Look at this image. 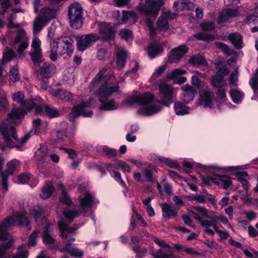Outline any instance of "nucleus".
<instances>
[{
  "instance_id": "f257e3e1",
  "label": "nucleus",
  "mask_w": 258,
  "mask_h": 258,
  "mask_svg": "<svg viewBox=\"0 0 258 258\" xmlns=\"http://www.w3.org/2000/svg\"><path fill=\"white\" fill-rule=\"evenodd\" d=\"M107 68L100 70L91 82L89 87L94 91L97 88L95 95L100 103L99 109L104 111H112L119 107L118 103L112 95L119 90L117 84L108 83V81L113 76V74H105Z\"/></svg>"
},
{
  "instance_id": "f03ea898",
  "label": "nucleus",
  "mask_w": 258,
  "mask_h": 258,
  "mask_svg": "<svg viewBox=\"0 0 258 258\" xmlns=\"http://www.w3.org/2000/svg\"><path fill=\"white\" fill-rule=\"evenodd\" d=\"M24 94L21 91H18L12 95L13 101L19 103L20 105L26 109L14 108L11 112L9 113L6 121L11 123H20L27 113V111L34 110L35 114H39L43 112L42 107L43 104V100L39 97H37L34 99L24 100Z\"/></svg>"
},
{
  "instance_id": "7ed1b4c3",
  "label": "nucleus",
  "mask_w": 258,
  "mask_h": 258,
  "mask_svg": "<svg viewBox=\"0 0 258 258\" xmlns=\"http://www.w3.org/2000/svg\"><path fill=\"white\" fill-rule=\"evenodd\" d=\"M154 98V95L151 93L141 94L138 92H134L123 101L122 104L127 107L141 106L137 113L140 116H149L159 112L162 108L160 104H150Z\"/></svg>"
},
{
  "instance_id": "20e7f679",
  "label": "nucleus",
  "mask_w": 258,
  "mask_h": 258,
  "mask_svg": "<svg viewBox=\"0 0 258 258\" xmlns=\"http://www.w3.org/2000/svg\"><path fill=\"white\" fill-rule=\"evenodd\" d=\"M88 187L87 183H83L79 185V191L84 194L83 197L81 198L80 200L81 210L77 211L69 209H66L63 210L62 215L67 222H72L74 218L81 215L85 216L89 208L92 207L96 204L98 203V201L88 191Z\"/></svg>"
},
{
  "instance_id": "39448f33",
  "label": "nucleus",
  "mask_w": 258,
  "mask_h": 258,
  "mask_svg": "<svg viewBox=\"0 0 258 258\" xmlns=\"http://www.w3.org/2000/svg\"><path fill=\"white\" fill-rule=\"evenodd\" d=\"M229 72L228 69L226 67H222L217 71L216 74L212 76L211 79L212 85L218 88L216 93L217 95L216 104L218 109H221L225 106L231 108L233 106L230 102H227L226 90L224 88V87L227 85L226 80L224 79V77Z\"/></svg>"
},
{
  "instance_id": "423d86ee",
  "label": "nucleus",
  "mask_w": 258,
  "mask_h": 258,
  "mask_svg": "<svg viewBox=\"0 0 258 258\" xmlns=\"http://www.w3.org/2000/svg\"><path fill=\"white\" fill-rule=\"evenodd\" d=\"M72 42V39L66 36L53 39L50 44V59L54 61L56 60L58 55L63 56L65 58L71 57L73 53Z\"/></svg>"
},
{
  "instance_id": "0eeeda50",
  "label": "nucleus",
  "mask_w": 258,
  "mask_h": 258,
  "mask_svg": "<svg viewBox=\"0 0 258 258\" xmlns=\"http://www.w3.org/2000/svg\"><path fill=\"white\" fill-rule=\"evenodd\" d=\"M0 133L3 137L6 145L9 148H15L20 150L30 137V133L26 134L19 140L16 130L11 125H7L4 121L0 126Z\"/></svg>"
},
{
  "instance_id": "6e6552de",
  "label": "nucleus",
  "mask_w": 258,
  "mask_h": 258,
  "mask_svg": "<svg viewBox=\"0 0 258 258\" xmlns=\"http://www.w3.org/2000/svg\"><path fill=\"white\" fill-rule=\"evenodd\" d=\"M30 222L25 214L15 212L12 216L6 218L0 223V241L13 239L8 232V230L16 225L28 226Z\"/></svg>"
},
{
  "instance_id": "1a4fd4ad",
  "label": "nucleus",
  "mask_w": 258,
  "mask_h": 258,
  "mask_svg": "<svg viewBox=\"0 0 258 258\" xmlns=\"http://www.w3.org/2000/svg\"><path fill=\"white\" fill-rule=\"evenodd\" d=\"M160 97L163 104L169 106L176 98L179 88L174 87L167 81L162 80L159 84Z\"/></svg>"
},
{
  "instance_id": "9d476101",
  "label": "nucleus",
  "mask_w": 258,
  "mask_h": 258,
  "mask_svg": "<svg viewBox=\"0 0 258 258\" xmlns=\"http://www.w3.org/2000/svg\"><path fill=\"white\" fill-rule=\"evenodd\" d=\"M56 16V11L48 8L42 9L36 18L33 23V31L38 33L46 25L48 22Z\"/></svg>"
},
{
  "instance_id": "9b49d317",
  "label": "nucleus",
  "mask_w": 258,
  "mask_h": 258,
  "mask_svg": "<svg viewBox=\"0 0 258 258\" xmlns=\"http://www.w3.org/2000/svg\"><path fill=\"white\" fill-rule=\"evenodd\" d=\"M193 209L195 210V211H191V216L193 218L195 214H199L203 218H207L209 219V220H207L208 222H212V223L216 224L218 221H220L224 224L227 225L228 228L233 230L227 218L224 216H216L214 212L209 211L202 206L194 207Z\"/></svg>"
},
{
  "instance_id": "f8f14e48",
  "label": "nucleus",
  "mask_w": 258,
  "mask_h": 258,
  "mask_svg": "<svg viewBox=\"0 0 258 258\" xmlns=\"http://www.w3.org/2000/svg\"><path fill=\"white\" fill-rule=\"evenodd\" d=\"M95 102L94 98H90L88 101H82L79 104L74 106L70 114V117H77L81 115L85 117H92L93 112L90 108L94 106Z\"/></svg>"
},
{
  "instance_id": "ddd939ff",
  "label": "nucleus",
  "mask_w": 258,
  "mask_h": 258,
  "mask_svg": "<svg viewBox=\"0 0 258 258\" xmlns=\"http://www.w3.org/2000/svg\"><path fill=\"white\" fill-rule=\"evenodd\" d=\"M163 5V0H145V4H139L137 9L142 14L156 18Z\"/></svg>"
},
{
  "instance_id": "4468645a",
  "label": "nucleus",
  "mask_w": 258,
  "mask_h": 258,
  "mask_svg": "<svg viewBox=\"0 0 258 258\" xmlns=\"http://www.w3.org/2000/svg\"><path fill=\"white\" fill-rule=\"evenodd\" d=\"M82 12L83 9L78 3H74L69 6L68 16L72 28L78 29L82 27Z\"/></svg>"
},
{
  "instance_id": "2eb2a0df",
  "label": "nucleus",
  "mask_w": 258,
  "mask_h": 258,
  "mask_svg": "<svg viewBox=\"0 0 258 258\" xmlns=\"http://www.w3.org/2000/svg\"><path fill=\"white\" fill-rule=\"evenodd\" d=\"M153 240L159 246L156 250H150V253L154 258H169L172 256L173 249L168 244L163 240L156 237L153 238Z\"/></svg>"
},
{
  "instance_id": "dca6fc26",
  "label": "nucleus",
  "mask_w": 258,
  "mask_h": 258,
  "mask_svg": "<svg viewBox=\"0 0 258 258\" xmlns=\"http://www.w3.org/2000/svg\"><path fill=\"white\" fill-rule=\"evenodd\" d=\"M194 218L197 220L201 225V226L205 229L207 233L213 235L214 231H215L221 238L226 239L228 237L229 233L226 231L220 230L215 223L212 222H208L207 220L203 219L199 214H195Z\"/></svg>"
},
{
  "instance_id": "f3484780",
  "label": "nucleus",
  "mask_w": 258,
  "mask_h": 258,
  "mask_svg": "<svg viewBox=\"0 0 258 258\" xmlns=\"http://www.w3.org/2000/svg\"><path fill=\"white\" fill-rule=\"evenodd\" d=\"M216 98L214 93L209 90H202L199 93L198 104L204 108L213 109L216 106Z\"/></svg>"
},
{
  "instance_id": "a211bd4d",
  "label": "nucleus",
  "mask_w": 258,
  "mask_h": 258,
  "mask_svg": "<svg viewBox=\"0 0 258 258\" xmlns=\"http://www.w3.org/2000/svg\"><path fill=\"white\" fill-rule=\"evenodd\" d=\"M20 161L16 159H13L7 164V169L2 172V187L3 190L6 192L8 189V179L10 176L12 175L15 170L20 166Z\"/></svg>"
},
{
  "instance_id": "6ab92c4d",
  "label": "nucleus",
  "mask_w": 258,
  "mask_h": 258,
  "mask_svg": "<svg viewBox=\"0 0 258 258\" xmlns=\"http://www.w3.org/2000/svg\"><path fill=\"white\" fill-rule=\"evenodd\" d=\"M59 231L61 233V237L64 240L63 243L66 245L64 247H69L75 241V238L71 237L68 239L65 240L70 237V235L73 233L79 227V226L77 227H70L69 225L65 223L64 221L60 219L58 223Z\"/></svg>"
},
{
  "instance_id": "aec40b11",
  "label": "nucleus",
  "mask_w": 258,
  "mask_h": 258,
  "mask_svg": "<svg viewBox=\"0 0 258 258\" xmlns=\"http://www.w3.org/2000/svg\"><path fill=\"white\" fill-rule=\"evenodd\" d=\"M99 39V35L94 33L78 36L76 39L77 48L80 51H84Z\"/></svg>"
},
{
  "instance_id": "412c9836",
  "label": "nucleus",
  "mask_w": 258,
  "mask_h": 258,
  "mask_svg": "<svg viewBox=\"0 0 258 258\" xmlns=\"http://www.w3.org/2000/svg\"><path fill=\"white\" fill-rule=\"evenodd\" d=\"M41 43L40 39L36 37L33 38L32 42V49L29 52V54L35 64L38 63L42 59V53Z\"/></svg>"
},
{
  "instance_id": "4be33fe9",
  "label": "nucleus",
  "mask_w": 258,
  "mask_h": 258,
  "mask_svg": "<svg viewBox=\"0 0 258 258\" xmlns=\"http://www.w3.org/2000/svg\"><path fill=\"white\" fill-rule=\"evenodd\" d=\"M14 44L19 43L18 52L21 57L23 56V51L28 46V40L25 31L20 29L18 30L16 39L14 41Z\"/></svg>"
},
{
  "instance_id": "5701e85b",
  "label": "nucleus",
  "mask_w": 258,
  "mask_h": 258,
  "mask_svg": "<svg viewBox=\"0 0 258 258\" xmlns=\"http://www.w3.org/2000/svg\"><path fill=\"white\" fill-rule=\"evenodd\" d=\"M98 30L99 32L100 39L104 40L111 39L113 37L115 30L112 25L110 23L101 22L99 24Z\"/></svg>"
},
{
  "instance_id": "b1692460",
  "label": "nucleus",
  "mask_w": 258,
  "mask_h": 258,
  "mask_svg": "<svg viewBox=\"0 0 258 258\" xmlns=\"http://www.w3.org/2000/svg\"><path fill=\"white\" fill-rule=\"evenodd\" d=\"M239 14L238 8H226L221 11L217 18V23L221 24L230 22L232 19L238 16Z\"/></svg>"
},
{
  "instance_id": "393cba45",
  "label": "nucleus",
  "mask_w": 258,
  "mask_h": 258,
  "mask_svg": "<svg viewBox=\"0 0 258 258\" xmlns=\"http://www.w3.org/2000/svg\"><path fill=\"white\" fill-rule=\"evenodd\" d=\"M181 90L182 93L180 97L181 100L186 104L194 99L198 92L197 89L188 84L182 86Z\"/></svg>"
},
{
  "instance_id": "a878e982",
  "label": "nucleus",
  "mask_w": 258,
  "mask_h": 258,
  "mask_svg": "<svg viewBox=\"0 0 258 258\" xmlns=\"http://www.w3.org/2000/svg\"><path fill=\"white\" fill-rule=\"evenodd\" d=\"M176 14L171 13L169 11L163 12L159 18L157 22V28L160 31H165L168 28V20L174 19Z\"/></svg>"
},
{
  "instance_id": "bb28decb",
  "label": "nucleus",
  "mask_w": 258,
  "mask_h": 258,
  "mask_svg": "<svg viewBox=\"0 0 258 258\" xmlns=\"http://www.w3.org/2000/svg\"><path fill=\"white\" fill-rule=\"evenodd\" d=\"M188 51V48L185 45H180L172 49L168 56L169 61L176 62Z\"/></svg>"
},
{
  "instance_id": "cd10ccee",
  "label": "nucleus",
  "mask_w": 258,
  "mask_h": 258,
  "mask_svg": "<svg viewBox=\"0 0 258 258\" xmlns=\"http://www.w3.org/2000/svg\"><path fill=\"white\" fill-rule=\"evenodd\" d=\"M121 169L124 173H130L132 171L131 166L122 160H117L106 166V169L109 172L114 170Z\"/></svg>"
},
{
  "instance_id": "c85d7f7f",
  "label": "nucleus",
  "mask_w": 258,
  "mask_h": 258,
  "mask_svg": "<svg viewBox=\"0 0 258 258\" xmlns=\"http://www.w3.org/2000/svg\"><path fill=\"white\" fill-rule=\"evenodd\" d=\"M161 207L164 219L168 220L176 216L178 210L171 205L164 203L161 205Z\"/></svg>"
},
{
  "instance_id": "c756f323",
  "label": "nucleus",
  "mask_w": 258,
  "mask_h": 258,
  "mask_svg": "<svg viewBox=\"0 0 258 258\" xmlns=\"http://www.w3.org/2000/svg\"><path fill=\"white\" fill-rule=\"evenodd\" d=\"M197 166L198 167L204 172H209L214 174L217 173H224V166H221L217 164L206 165L198 164Z\"/></svg>"
},
{
  "instance_id": "7c9ffc66",
  "label": "nucleus",
  "mask_w": 258,
  "mask_h": 258,
  "mask_svg": "<svg viewBox=\"0 0 258 258\" xmlns=\"http://www.w3.org/2000/svg\"><path fill=\"white\" fill-rule=\"evenodd\" d=\"M56 71V67L53 63H44L40 68L39 73L43 78H49L52 77Z\"/></svg>"
},
{
  "instance_id": "2f4dec72",
  "label": "nucleus",
  "mask_w": 258,
  "mask_h": 258,
  "mask_svg": "<svg viewBox=\"0 0 258 258\" xmlns=\"http://www.w3.org/2000/svg\"><path fill=\"white\" fill-rule=\"evenodd\" d=\"M158 168L152 164H148L147 167L143 170V176L146 181L153 182L156 181V177L154 176L153 172H157Z\"/></svg>"
},
{
  "instance_id": "473e14b6",
  "label": "nucleus",
  "mask_w": 258,
  "mask_h": 258,
  "mask_svg": "<svg viewBox=\"0 0 258 258\" xmlns=\"http://www.w3.org/2000/svg\"><path fill=\"white\" fill-rule=\"evenodd\" d=\"M232 184V178L227 175L216 176V185L223 189H227Z\"/></svg>"
},
{
  "instance_id": "72a5a7b5",
  "label": "nucleus",
  "mask_w": 258,
  "mask_h": 258,
  "mask_svg": "<svg viewBox=\"0 0 258 258\" xmlns=\"http://www.w3.org/2000/svg\"><path fill=\"white\" fill-rule=\"evenodd\" d=\"M52 225L50 223H46L43 226L42 239L43 242L46 244L53 243L55 239L50 234Z\"/></svg>"
},
{
  "instance_id": "f704fd0d",
  "label": "nucleus",
  "mask_w": 258,
  "mask_h": 258,
  "mask_svg": "<svg viewBox=\"0 0 258 258\" xmlns=\"http://www.w3.org/2000/svg\"><path fill=\"white\" fill-rule=\"evenodd\" d=\"M181 101H177L174 102L173 109L175 114L177 115H185L189 114L190 108Z\"/></svg>"
},
{
  "instance_id": "c9c22d12",
  "label": "nucleus",
  "mask_w": 258,
  "mask_h": 258,
  "mask_svg": "<svg viewBox=\"0 0 258 258\" xmlns=\"http://www.w3.org/2000/svg\"><path fill=\"white\" fill-rule=\"evenodd\" d=\"M127 56V51L123 49L118 50L116 52V63L118 69L120 70L124 67Z\"/></svg>"
},
{
  "instance_id": "e433bc0d",
  "label": "nucleus",
  "mask_w": 258,
  "mask_h": 258,
  "mask_svg": "<svg viewBox=\"0 0 258 258\" xmlns=\"http://www.w3.org/2000/svg\"><path fill=\"white\" fill-rule=\"evenodd\" d=\"M138 20V17L134 12L122 11V15L120 20H117L118 24H123L127 22L131 23H135Z\"/></svg>"
},
{
  "instance_id": "4c0bfd02",
  "label": "nucleus",
  "mask_w": 258,
  "mask_h": 258,
  "mask_svg": "<svg viewBox=\"0 0 258 258\" xmlns=\"http://www.w3.org/2000/svg\"><path fill=\"white\" fill-rule=\"evenodd\" d=\"M72 135L73 133L71 131L70 128H67L65 130H58L56 132L57 141L64 143L65 144L69 142Z\"/></svg>"
},
{
  "instance_id": "58836bf2",
  "label": "nucleus",
  "mask_w": 258,
  "mask_h": 258,
  "mask_svg": "<svg viewBox=\"0 0 258 258\" xmlns=\"http://www.w3.org/2000/svg\"><path fill=\"white\" fill-rule=\"evenodd\" d=\"M52 95L63 101H69L73 100V95L69 91L65 90H57L51 91Z\"/></svg>"
},
{
  "instance_id": "ea45409f",
  "label": "nucleus",
  "mask_w": 258,
  "mask_h": 258,
  "mask_svg": "<svg viewBox=\"0 0 258 258\" xmlns=\"http://www.w3.org/2000/svg\"><path fill=\"white\" fill-rule=\"evenodd\" d=\"M59 250L63 252H67L71 256L75 258H82L84 254V252L82 249L75 247H63L59 249Z\"/></svg>"
},
{
  "instance_id": "a19ab883",
  "label": "nucleus",
  "mask_w": 258,
  "mask_h": 258,
  "mask_svg": "<svg viewBox=\"0 0 258 258\" xmlns=\"http://www.w3.org/2000/svg\"><path fill=\"white\" fill-rule=\"evenodd\" d=\"M35 159L38 163H42L47 161V149L45 146H42L35 153Z\"/></svg>"
},
{
  "instance_id": "79ce46f5",
  "label": "nucleus",
  "mask_w": 258,
  "mask_h": 258,
  "mask_svg": "<svg viewBox=\"0 0 258 258\" xmlns=\"http://www.w3.org/2000/svg\"><path fill=\"white\" fill-rule=\"evenodd\" d=\"M14 241L10 239L7 242H4L0 244V258H10L11 253L10 249L12 247Z\"/></svg>"
},
{
  "instance_id": "37998d69",
  "label": "nucleus",
  "mask_w": 258,
  "mask_h": 258,
  "mask_svg": "<svg viewBox=\"0 0 258 258\" xmlns=\"http://www.w3.org/2000/svg\"><path fill=\"white\" fill-rule=\"evenodd\" d=\"M228 39L231 41L236 49H239L243 47L242 37L240 34L238 33L229 34L228 36Z\"/></svg>"
},
{
  "instance_id": "c03bdc74",
  "label": "nucleus",
  "mask_w": 258,
  "mask_h": 258,
  "mask_svg": "<svg viewBox=\"0 0 258 258\" xmlns=\"http://www.w3.org/2000/svg\"><path fill=\"white\" fill-rule=\"evenodd\" d=\"M173 7L177 11H182L193 9L194 5L188 0H179L174 3Z\"/></svg>"
},
{
  "instance_id": "a18cd8bd",
  "label": "nucleus",
  "mask_w": 258,
  "mask_h": 258,
  "mask_svg": "<svg viewBox=\"0 0 258 258\" xmlns=\"http://www.w3.org/2000/svg\"><path fill=\"white\" fill-rule=\"evenodd\" d=\"M192 76L191 78V84L198 87H202L204 86L205 82L202 81L200 78H203L205 77V74L199 72L197 71H192Z\"/></svg>"
},
{
  "instance_id": "49530a36",
  "label": "nucleus",
  "mask_w": 258,
  "mask_h": 258,
  "mask_svg": "<svg viewBox=\"0 0 258 258\" xmlns=\"http://www.w3.org/2000/svg\"><path fill=\"white\" fill-rule=\"evenodd\" d=\"M229 94L233 102L237 104L242 102L244 97V93L238 88L231 89Z\"/></svg>"
},
{
  "instance_id": "de8ad7c7",
  "label": "nucleus",
  "mask_w": 258,
  "mask_h": 258,
  "mask_svg": "<svg viewBox=\"0 0 258 258\" xmlns=\"http://www.w3.org/2000/svg\"><path fill=\"white\" fill-rule=\"evenodd\" d=\"M34 133L36 134H39L44 132L48 127V123L46 122H42L40 119L36 118L32 121Z\"/></svg>"
},
{
  "instance_id": "09e8293b",
  "label": "nucleus",
  "mask_w": 258,
  "mask_h": 258,
  "mask_svg": "<svg viewBox=\"0 0 258 258\" xmlns=\"http://www.w3.org/2000/svg\"><path fill=\"white\" fill-rule=\"evenodd\" d=\"M246 168V165L224 166V173H231L232 175L237 176L242 172L240 170Z\"/></svg>"
},
{
  "instance_id": "8fccbe9b",
  "label": "nucleus",
  "mask_w": 258,
  "mask_h": 258,
  "mask_svg": "<svg viewBox=\"0 0 258 258\" xmlns=\"http://www.w3.org/2000/svg\"><path fill=\"white\" fill-rule=\"evenodd\" d=\"M163 51L162 46L160 44H152L147 48V52L150 58H153Z\"/></svg>"
},
{
  "instance_id": "3c124183",
  "label": "nucleus",
  "mask_w": 258,
  "mask_h": 258,
  "mask_svg": "<svg viewBox=\"0 0 258 258\" xmlns=\"http://www.w3.org/2000/svg\"><path fill=\"white\" fill-rule=\"evenodd\" d=\"M54 188L52 183L50 181L46 182L45 185L42 189L41 193L40 194L41 198L43 200H46L49 198Z\"/></svg>"
},
{
  "instance_id": "603ef678",
  "label": "nucleus",
  "mask_w": 258,
  "mask_h": 258,
  "mask_svg": "<svg viewBox=\"0 0 258 258\" xmlns=\"http://www.w3.org/2000/svg\"><path fill=\"white\" fill-rule=\"evenodd\" d=\"M43 104L44 105L42 107L43 112L41 113H39V114L45 113L46 115H47L51 118L55 117L60 115V112L58 110L53 107H51L49 106L45 105L44 101Z\"/></svg>"
},
{
  "instance_id": "864d4df0",
  "label": "nucleus",
  "mask_w": 258,
  "mask_h": 258,
  "mask_svg": "<svg viewBox=\"0 0 258 258\" xmlns=\"http://www.w3.org/2000/svg\"><path fill=\"white\" fill-rule=\"evenodd\" d=\"M43 210L42 207L39 206H34L31 208L29 210L30 215L33 217L35 222H37L39 219L40 218Z\"/></svg>"
},
{
  "instance_id": "5fc2aeb1",
  "label": "nucleus",
  "mask_w": 258,
  "mask_h": 258,
  "mask_svg": "<svg viewBox=\"0 0 258 258\" xmlns=\"http://www.w3.org/2000/svg\"><path fill=\"white\" fill-rule=\"evenodd\" d=\"M188 62L193 66L196 65H203L207 66L208 63L203 56L200 54H197L191 56Z\"/></svg>"
},
{
  "instance_id": "6e6d98bb",
  "label": "nucleus",
  "mask_w": 258,
  "mask_h": 258,
  "mask_svg": "<svg viewBox=\"0 0 258 258\" xmlns=\"http://www.w3.org/2000/svg\"><path fill=\"white\" fill-rule=\"evenodd\" d=\"M133 250L136 253V258H143L148 253V249L144 246L138 245H134L132 248Z\"/></svg>"
},
{
  "instance_id": "4d7b16f0",
  "label": "nucleus",
  "mask_w": 258,
  "mask_h": 258,
  "mask_svg": "<svg viewBox=\"0 0 258 258\" xmlns=\"http://www.w3.org/2000/svg\"><path fill=\"white\" fill-rule=\"evenodd\" d=\"M9 103L5 92L0 89V111H5L9 108Z\"/></svg>"
},
{
  "instance_id": "13d9d810",
  "label": "nucleus",
  "mask_w": 258,
  "mask_h": 258,
  "mask_svg": "<svg viewBox=\"0 0 258 258\" xmlns=\"http://www.w3.org/2000/svg\"><path fill=\"white\" fill-rule=\"evenodd\" d=\"M186 73V71L180 69H176L173 70L170 72L168 73L166 75V79L169 80H174L176 78H178V76L185 74Z\"/></svg>"
},
{
  "instance_id": "bf43d9fd",
  "label": "nucleus",
  "mask_w": 258,
  "mask_h": 258,
  "mask_svg": "<svg viewBox=\"0 0 258 258\" xmlns=\"http://www.w3.org/2000/svg\"><path fill=\"white\" fill-rule=\"evenodd\" d=\"M152 199V198L148 197L143 201L144 205L146 207V211L148 215L151 217L154 216L155 215L154 210L151 205Z\"/></svg>"
},
{
  "instance_id": "052dcab7",
  "label": "nucleus",
  "mask_w": 258,
  "mask_h": 258,
  "mask_svg": "<svg viewBox=\"0 0 258 258\" xmlns=\"http://www.w3.org/2000/svg\"><path fill=\"white\" fill-rule=\"evenodd\" d=\"M249 85L254 92L258 89V68L255 70L249 80Z\"/></svg>"
},
{
  "instance_id": "680f3d73",
  "label": "nucleus",
  "mask_w": 258,
  "mask_h": 258,
  "mask_svg": "<svg viewBox=\"0 0 258 258\" xmlns=\"http://www.w3.org/2000/svg\"><path fill=\"white\" fill-rule=\"evenodd\" d=\"M248 174L246 172H242L237 176L238 180L242 184L243 187L247 190L249 188L248 182L247 180Z\"/></svg>"
},
{
  "instance_id": "e2e57ef3",
  "label": "nucleus",
  "mask_w": 258,
  "mask_h": 258,
  "mask_svg": "<svg viewBox=\"0 0 258 258\" xmlns=\"http://www.w3.org/2000/svg\"><path fill=\"white\" fill-rule=\"evenodd\" d=\"M184 170L186 173H189L191 172V169L194 166L198 167L199 163H196L194 161H190L188 159H184L181 163Z\"/></svg>"
},
{
  "instance_id": "0e129e2a",
  "label": "nucleus",
  "mask_w": 258,
  "mask_h": 258,
  "mask_svg": "<svg viewBox=\"0 0 258 258\" xmlns=\"http://www.w3.org/2000/svg\"><path fill=\"white\" fill-rule=\"evenodd\" d=\"M238 69L236 68L230 75L229 83L230 86H237L238 85Z\"/></svg>"
},
{
  "instance_id": "69168bd1",
  "label": "nucleus",
  "mask_w": 258,
  "mask_h": 258,
  "mask_svg": "<svg viewBox=\"0 0 258 258\" xmlns=\"http://www.w3.org/2000/svg\"><path fill=\"white\" fill-rule=\"evenodd\" d=\"M60 188H62L61 194L60 197V202L68 206H70L72 204V201L64 189L62 188V184H60Z\"/></svg>"
},
{
  "instance_id": "338daca9",
  "label": "nucleus",
  "mask_w": 258,
  "mask_h": 258,
  "mask_svg": "<svg viewBox=\"0 0 258 258\" xmlns=\"http://www.w3.org/2000/svg\"><path fill=\"white\" fill-rule=\"evenodd\" d=\"M28 255V250L26 248V246L22 245L19 248L18 252L13 258H27Z\"/></svg>"
},
{
  "instance_id": "774afa93",
  "label": "nucleus",
  "mask_w": 258,
  "mask_h": 258,
  "mask_svg": "<svg viewBox=\"0 0 258 258\" xmlns=\"http://www.w3.org/2000/svg\"><path fill=\"white\" fill-rule=\"evenodd\" d=\"M15 56V52L12 49L7 48L3 54V61L7 62L12 59Z\"/></svg>"
}]
</instances>
